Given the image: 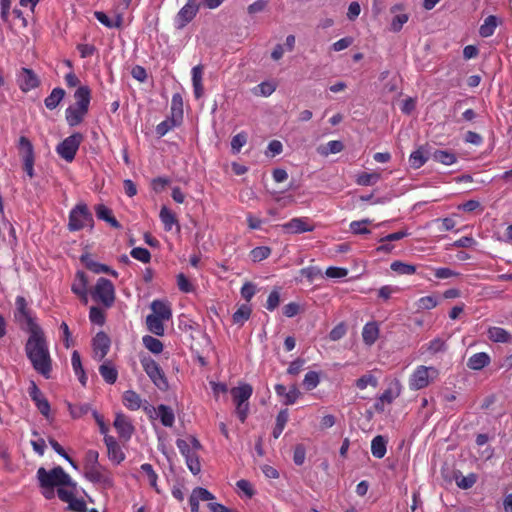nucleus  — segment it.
Segmentation results:
<instances>
[{"label":"nucleus","instance_id":"obj_18","mask_svg":"<svg viewBox=\"0 0 512 512\" xmlns=\"http://www.w3.org/2000/svg\"><path fill=\"white\" fill-rule=\"evenodd\" d=\"M199 10V4L186 3L176 16V24L178 28H184L193 20Z\"/></svg>","mask_w":512,"mask_h":512},{"label":"nucleus","instance_id":"obj_10","mask_svg":"<svg viewBox=\"0 0 512 512\" xmlns=\"http://www.w3.org/2000/svg\"><path fill=\"white\" fill-rule=\"evenodd\" d=\"M85 477L90 482L100 485L103 489H111L114 486L113 474L102 465L87 469Z\"/></svg>","mask_w":512,"mask_h":512},{"label":"nucleus","instance_id":"obj_43","mask_svg":"<svg viewBox=\"0 0 512 512\" xmlns=\"http://www.w3.org/2000/svg\"><path fill=\"white\" fill-rule=\"evenodd\" d=\"M68 410L70 412V415L74 419H78L86 415L89 411H91V406L88 403H76L71 404L68 403Z\"/></svg>","mask_w":512,"mask_h":512},{"label":"nucleus","instance_id":"obj_9","mask_svg":"<svg viewBox=\"0 0 512 512\" xmlns=\"http://www.w3.org/2000/svg\"><path fill=\"white\" fill-rule=\"evenodd\" d=\"M176 446L181 455L185 458L186 465L193 475H197L201 471V463L199 460L198 451L193 450L187 440L177 439Z\"/></svg>","mask_w":512,"mask_h":512},{"label":"nucleus","instance_id":"obj_39","mask_svg":"<svg viewBox=\"0 0 512 512\" xmlns=\"http://www.w3.org/2000/svg\"><path fill=\"white\" fill-rule=\"evenodd\" d=\"M81 261L84 263L85 267L94 272V273H108L110 272V267L105 265V264H101V263H98L96 261H94L89 255H83L81 257Z\"/></svg>","mask_w":512,"mask_h":512},{"label":"nucleus","instance_id":"obj_42","mask_svg":"<svg viewBox=\"0 0 512 512\" xmlns=\"http://www.w3.org/2000/svg\"><path fill=\"white\" fill-rule=\"evenodd\" d=\"M390 268L399 275H412L416 272L415 265L404 263L399 260L392 262Z\"/></svg>","mask_w":512,"mask_h":512},{"label":"nucleus","instance_id":"obj_6","mask_svg":"<svg viewBox=\"0 0 512 512\" xmlns=\"http://www.w3.org/2000/svg\"><path fill=\"white\" fill-rule=\"evenodd\" d=\"M93 226V216L85 203H78L69 213L68 229L79 231Z\"/></svg>","mask_w":512,"mask_h":512},{"label":"nucleus","instance_id":"obj_17","mask_svg":"<svg viewBox=\"0 0 512 512\" xmlns=\"http://www.w3.org/2000/svg\"><path fill=\"white\" fill-rule=\"evenodd\" d=\"M283 228L287 232L293 234L311 232L314 230V226L309 222L307 218L304 217L292 218L290 221L283 224Z\"/></svg>","mask_w":512,"mask_h":512},{"label":"nucleus","instance_id":"obj_44","mask_svg":"<svg viewBox=\"0 0 512 512\" xmlns=\"http://www.w3.org/2000/svg\"><path fill=\"white\" fill-rule=\"evenodd\" d=\"M252 309L249 305L243 304L241 305L233 314V323L243 325L244 322H246L250 315H251Z\"/></svg>","mask_w":512,"mask_h":512},{"label":"nucleus","instance_id":"obj_35","mask_svg":"<svg viewBox=\"0 0 512 512\" xmlns=\"http://www.w3.org/2000/svg\"><path fill=\"white\" fill-rule=\"evenodd\" d=\"M454 479L456 484L461 489H470L477 482V475L475 473H469L466 476H463L460 471L454 473Z\"/></svg>","mask_w":512,"mask_h":512},{"label":"nucleus","instance_id":"obj_26","mask_svg":"<svg viewBox=\"0 0 512 512\" xmlns=\"http://www.w3.org/2000/svg\"><path fill=\"white\" fill-rule=\"evenodd\" d=\"M66 95V92L61 87L54 88L51 93L44 99L45 107L49 110L56 109L62 102Z\"/></svg>","mask_w":512,"mask_h":512},{"label":"nucleus","instance_id":"obj_3","mask_svg":"<svg viewBox=\"0 0 512 512\" xmlns=\"http://www.w3.org/2000/svg\"><path fill=\"white\" fill-rule=\"evenodd\" d=\"M438 377L439 370L436 367L419 365L409 377V388L414 391L424 389Z\"/></svg>","mask_w":512,"mask_h":512},{"label":"nucleus","instance_id":"obj_5","mask_svg":"<svg viewBox=\"0 0 512 512\" xmlns=\"http://www.w3.org/2000/svg\"><path fill=\"white\" fill-rule=\"evenodd\" d=\"M143 370L148 375L153 384L161 391L169 388V383L163 369L159 364L149 356H143L140 359Z\"/></svg>","mask_w":512,"mask_h":512},{"label":"nucleus","instance_id":"obj_46","mask_svg":"<svg viewBox=\"0 0 512 512\" xmlns=\"http://www.w3.org/2000/svg\"><path fill=\"white\" fill-rule=\"evenodd\" d=\"M171 116L176 117L180 121L183 118V99L180 93H175L171 99Z\"/></svg>","mask_w":512,"mask_h":512},{"label":"nucleus","instance_id":"obj_27","mask_svg":"<svg viewBox=\"0 0 512 512\" xmlns=\"http://www.w3.org/2000/svg\"><path fill=\"white\" fill-rule=\"evenodd\" d=\"M490 356L485 352H479L469 357L467 367L472 370H481L490 364Z\"/></svg>","mask_w":512,"mask_h":512},{"label":"nucleus","instance_id":"obj_20","mask_svg":"<svg viewBox=\"0 0 512 512\" xmlns=\"http://www.w3.org/2000/svg\"><path fill=\"white\" fill-rule=\"evenodd\" d=\"M380 328L376 321L367 322L362 330V339L367 346H372L379 338Z\"/></svg>","mask_w":512,"mask_h":512},{"label":"nucleus","instance_id":"obj_24","mask_svg":"<svg viewBox=\"0 0 512 512\" xmlns=\"http://www.w3.org/2000/svg\"><path fill=\"white\" fill-rule=\"evenodd\" d=\"M235 404L248 402L253 393V388L250 384H242L238 387H234L230 391Z\"/></svg>","mask_w":512,"mask_h":512},{"label":"nucleus","instance_id":"obj_64","mask_svg":"<svg viewBox=\"0 0 512 512\" xmlns=\"http://www.w3.org/2000/svg\"><path fill=\"white\" fill-rule=\"evenodd\" d=\"M68 509L74 512H86L87 511V505L86 502L83 499L74 497L69 503H68Z\"/></svg>","mask_w":512,"mask_h":512},{"label":"nucleus","instance_id":"obj_59","mask_svg":"<svg viewBox=\"0 0 512 512\" xmlns=\"http://www.w3.org/2000/svg\"><path fill=\"white\" fill-rule=\"evenodd\" d=\"M426 161L427 158L424 157L423 152L420 149L412 152L409 158L410 165L414 169L422 167Z\"/></svg>","mask_w":512,"mask_h":512},{"label":"nucleus","instance_id":"obj_22","mask_svg":"<svg viewBox=\"0 0 512 512\" xmlns=\"http://www.w3.org/2000/svg\"><path fill=\"white\" fill-rule=\"evenodd\" d=\"M87 284L88 280L86 274L82 271L76 273V280L71 286V290L74 294L80 297L85 303L87 302Z\"/></svg>","mask_w":512,"mask_h":512},{"label":"nucleus","instance_id":"obj_28","mask_svg":"<svg viewBox=\"0 0 512 512\" xmlns=\"http://www.w3.org/2000/svg\"><path fill=\"white\" fill-rule=\"evenodd\" d=\"M123 404L127 409L135 411L141 407L142 399L135 391L127 390L123 393Z\"/></svg>","mask_w":512,"mask_h":512},{"label":"nucleus","instance_id":"obj_1","mask_svg":"<svg viewBox=\"0 0 512 512\" xmlns=\"http://www.w3.org/2000/svg\"><path fill=\"white\" fill-rule=\"evenodd\" d=\"M29 334L25 344L26 356L34 370L49 379L52 371V359L45 334L42 329L29 332Z\"/></svg>","mask_w":512,"mask_h":512},{"label":"nucleus","instance_id":"obj_29","mask_svg":"<svg viewBox=\"0 0 512 512\" xmlns=\"http://www.w3.org/2000/svg\"><path fill=\"white\" fill-rule=\"evenodd\" d=\"M499 24L498 18L494 15H490L485 18L483 24L479 28V35L483 38L492 36Z\"/></svg>","mask_w":512,"mask_h":512},{"label":"nucleus","instance_id":"obj_50","mask_svg":"<svg viewBox=\"0 0 512 512\" xmlns=\"http://www.w3.org/2000/svg\"><path fill=\"white\" fill-rule=\"evenodd\" d=\"M320 383V375L316 371H309L303 379V386L307 391L315 389Z\"/></svg>","mask_w":512,"mask_h":512},{"label":"nucleus","instance_id":"obj_54","mask_svg":"<svg viewBox=\"0 0 512 512\" xmlns=\"http://www.w3.org/2000/svg\"><path fill=\"white\" fill-rule=\"evenodd\" d=\"M271 254V249L267 246H258L251 250L250 256L254 262H260L268 258Z\"/></svg>","mask_w":512,"mask_h":512},{"label":"nucleus","instance_id":"obj_60","mask_svg":"<svg viewBox=\"0 0 512 512\" xmlns=\"http://www.w3.org/2000/svg\"><path fill=\"white\" fill-rule=\"evenodd\" d=\"M445 350V341L435 338L426 345V351L432 355Z\"/></svg>","mask_w":512,"mask_h":512},{"label":"nucleus","instance_id":"obj_57","mask_svg":"<svg viewBox=\"0 0 512 512\" xmlns=\"http://www.w3.org/2000/svg\"><path fill=\"white\" fill-rule=\"evenodd\" d=\"M438 305V299L435 296H424L418 299L417 307L422 310H431Z\"/></svg>","mask_w":512,"mask_h":512},{"label":"nucleus","instance_id":"obj_8","mask_svg":"<svg viewBox=\"0 0 512 512\" xmlns=\"http://www.w3.org/2000/svg\"><path fill=\"white\" fill-rule=\"evenodd\" d=\"M82 141L83 135L81 133H73L57 146L56 151L65 161L72 162Z\"/></svg>","mask_w":512,"mask_h":512},{"label":"nucleus","instance_id":"obj_32","mask_svg":"<svg viewBox=\"0 0 512 512\" xmlns=\"http://www.w3.org/2000/svg\"><path fill=\"white\" fill-rule=\"evenodd\" d=\"M159 216L166 231H170L174 225L177 226L178 231L180 230V226L175 214L167 207L163 206L161 208Z\"/></svg>","mask_w":512,"mask_h":512},{"label":"nucleus","instance_id":"obj_47","mask_svg":"<svg viewBox=\"0 0 512 512\" xmlns=\"http://www.w3.org/2000/svg\"><path fill=\"white\" fill-rule=\"evenodd\" d=\"M355 386L359 390H364L368 386L376 388L378 386V379L372 373L368 372L355 381Z\"/></svg>","mask_w":512,"mask_h":512},{"label":"nucleus","instance_id":"obj_49","mask_svg":"<svg viewBox=\"0 0 512 512\" xmlns=\"http://www.w3.org/2000/svg\"><path fill=\"white\" fill-rule=\"evenodd\" d=\"M143 344L144 346L152 353L159 354L163 351V343L150 335H146L143 337Z\"/></svg>","mask_w":512,"mask_h":512},{"label":"nucleus","instance_id":"obj_14","mask_svg":"<svg viewBox=\"0 0 512 512\" xmlns=\"http://www.w3.org/2000/svg\"><path fill=\"white\" fill-rule=\"evenodd\" d=\"M29 396L32 401L35 403L39 412L46 418H49L50 415V404L46 397L43 395L38 386L32 382L29 387Z\"/></svg>","mask_w":512,"mask_h":512},{"label":"nucleus","instance_id":"obj_45","mask_svg":"<svg viewBox=\"0 0 512 512\" xmlns=\"http://www.w3.org/2000/svg\"><path fill=\"white\" fill-rule=\"evenodd\" d=\"M381 178L380 173L377 172H362L357 175L356 183L361 186H370L376 184Z\"/></svg>","mask_w":512,"mask_h":512},{"label":"nucleus","instance_id":"obj_58","mask_svg":"<svg viewBox=\"0 0 512 512\" xmlns=\"http://www.w3.org/2000/svg\"><path fill=\"white\" fill-rule=\"evenodd\" d=\"M344 149V145L339 140H332L326 144V147L320 150L322 155L336 154Z\"/></svg>","mask_w":512,"mask_h":512},{"label":"nucleus","instance_id":"obj_12","mask_svg":"<svg viewBox=\"0 0 512 512\" xmlns=\"http://www.w3.org/2000/svg\"><path fill=\"white\" fill-rule=\"evenodd\" d=\"M110 344L108 335L103 331L98 332L92 340L94 358L99 361L104 359L109 352Z\"/></svg>","mask_w":512,"mask_h":512},{"label":"nucleus","instance_id":"obj_23","mask_svg":"<svg viewBox=\"0 0 512 512\" xmlns=\"http://www.w3.org/2000/svg\"><path fill=\"white\" fill-rule=\"evenodd\" d=\"M203 66L196 65L192 68V85L193 92L196 99H200L204 95V87H203Z\"/></svg>","mask_w":512,"mask_h":512},{"label":"nucleus","instance_id":"obj_41","mask_svg":"<svg viewBox=\"0 0 512 512\" xmlns=\"http://www.w3.org/2000/svg\"><path fill=\"white\" fill-rule=\"evenodd\" d=\"M181 121L176 117H169L156 126V133L159 137L165 136L174 127L180 125Z\"/></svg>","mask_w":512,"mask_h":512},{"label":"nucleus","instance_id":"obj_25","mask_svg":"<svg viewBox=\"0 0 512 512\" xmlns=\"http://www.w3.org/2000/svg\"><path fill=\"white\" fill-rule=\"evenodd\" d=\"M75 105L78 107L85 108L89 110V105L91 101V89L84 85L79 86L77 90L74 92Z\"/></svg>","mask_w":512,"mask_h":512},{"label":"nucleus","instance_id":"obj_36","mask_svg":"<svg viewBox=\"0 0 512 512\" xmlns=\"http://www.w3.org/2000/svg\"><path fill=\"white\" fill-rule=\"evenodd\" d=\"M163 321L164 319L158 316H154L152 314L148 315L146 317V325L148 330L157 336H162L164 334Z\"/></svg>","mask_w":512,"mask_h":512},{"label":"nucleus","instance_id":"obj_48","mask_svg":"<svg viewBox=\"0 0 512 512\" xmlns=\"http://www.w3.org/2000/svg\"><path fill=\"white\" fill-rule=\"evenodd\" d=\"M433 159L444 165H452L456 162V155L446 150H436L433 153Z\"/></svg>","mask_w":512,"mask_h":512},{"label":"nucleus","instance_id":"obj_19","mask_svg":"<svg viewBox=\"0 0 512 512\" xmlns=\"http://www.w3.org/2000/svg\"><path fill=\"white\" fill-rule=\"evenodd\" d=\"M89 110L80 108L77 105L69 106L65 110V119L70 127L79 125L87 115Z\"/></svg>","mask_w":512,"mask_h":512},{"label":"nucleus","instance_id":"obj_63","mask_svg":"<svg viewBox=\"0 0 512 512\" xmlns=\"http://www.w3.org/2000/svg\"><path fill=\"white\" fill-rule=\"evenodd\" d=\"M177 286L179 290L184 293H190L193 291V285L183 273L177 275Z\"/></svg>","mask_w":512,"mask_h":512},{"label":"nucleus","instance_id":"obj_53","mask_svg":"<svg viewBox=\"0 0 512 512\" xmlns=\"http://www.w3.org/2000/svg\"><path fill=\"white\" fill-rule=\"evenodd\" d=\"M140 469L147 475L150 486L159 492L157 486L158 475L153 469V466L149 463H144L141 465Z\"/></svg>","mask_w":512,"mask_h":512},{"label":"nucleus","instance_id":"obj_31","mask_svg":"<svg viewBox=\"0 0 512 512\" xmlns=\"http://www.w3.org/2000/svg\"><path fill=\"white\" fill-rule=\"evenodd\" d=\"M157 414L160 418V421L165 427H172L175 422V415L171 407L160 404L157 407Z\"/></svg>","mask_w":512,"mask_h":512},{"label":"nucleus","instance_id":"obj_2","mask_svg":"<svg viewBox=\"0 0 512 512\" xmlns=\"http://www.w3.org/2000/svg\"><path fill=\"white\" fill-rule=\"evenodd\" d=\"M37 478L42 488H54L60 486L76 487L71 477L61 466L54 467L50 471L40 467L37 471Z\"/></svg>","mask_w":512,"mask_h":512},{"label":"nucleus","instance_id":"obj_4","mask_svg":"<svg viewBox=\"0 0 512 512\" xmlns=\"http://www.w3.org/2000/svg\"><path fill=\"white\" fill-rule=\"evenodd\" d=\"M92 299L101 303L105 308H110L115 302V287L113 283L104 277H100L91 290Z\"/></svg>","mask_w":512,"mask_h":512},{"label":"nucleus","instance_id":"obj_37","mask_svg":"<svg viewBox=\"0 0 512 512\" xmlns=\"http://www.w3.org/2000/svg\"><path fill=\"white\" fill-rule=\"evenodd\" d=\"M95 18L107 28H120L123 23L121 15H117L114 20L110 19L106 13L102 11H96L94 13Z\"/></svg>","mask_w":512,"mask_h":512},{"label":"nucleus","instance_id":"obj_52","mask_svg":"<svg viewBox=\"0 0 512 512\" xmlns=\"http://www.w3.org/2000/svg\"><path fill=\"white\" fill-rule=\"evenodd\" d=\"M89 319L93 324L103 326L105 324L106 315L101 308L92 306L89 311Z\"/></svg>","mask_w":512,"mask_h":512},{"label":"nucleus","instance_id":"obj_55","mask_svg":"<svg viewBox=\"0 0 512 512\" xmlns=\"http://www.w3.org/2000/svg\"><path fill=\"white\" fill-rule=\"evenodd\" d=\"M371 223L369 219H363L360 221H352L350 223V230L353 234H369L370 230L367 228V225Z\"/></svg>","mask_w":512,"mask_h":512},{"label":"nucleus","instance_id":"obj_51","mask_svg":"<svg viewBox=\"0 0 512 512\" xmlns=\"http://www.w3.org/2000/svg\"><path fill=\"white\" fill-rule=\"evenodd\" d=\"M247 140H248V135L244 131L233 136V138L231 140L232 153L238 154L241 151V148L246 145Z\"/></svg>","mask_w":512,"mask_h":512},{"label":"nucleus","instance_id":"obj_56","mask_svg":"<svg viewBox=\"0 0 512 512\" xmlns=\"http://www.w3.org/2000/svg\"><path fill=\"white\" fill-rule=\"evenodd\" d=\"M130 255L142 262V263H149L151 260V254L148 249L142 248V247H135L131 250Z\"/></svg>","mask_w":512,"mask_h":512},{"label":"nucleus","instance_id":"obj_21","mask_svg":"<svg viewBox=\"0 0 512 512\" xmlns=\"http://www.w3.org/2000/svg\"><path fill=\"white\" fill-rule=\"evenodd\" d=\"M17 148L22 162L27 160L35 161L34 146L26 136H20Z\"/></svg>","mask_w":512,"mask_h":512},{"label":"nucleus","instance_id":"obj_13","mask_svg":"<svg viewBox=\"0 0 512 512\" xmlns=\"http://www.w3.org/2000/svg\"><path fill=\"white\" fill-rule=\"evenodd\" d=\"M18 85L21 91L29 92L40 85L38 76L32 69L22 68L18 75Z\"/></svg>","mask_w":512,"mask_h":512},{"label":"nucleus","instance_id":"obj_30","mask_svg":"<svg viewBox=\"0 0 512 512\" xmlns=\"http://www.w3.org/2000/svg\"><path fill=\"white\" fill-rule=\"evenodd\" d=\"M151 309L153 311L154 316H158L164 320H169L172 316V311L170 306L161 300H154L151 303Z\"/></svg>","mask_w":512,"mask_h":512},{"label":"nucleus","instance_id":"obj_38","mask_svg":"<svg viewBox=\"0 0 512 512\" xmlns=\"http://www.w3.org/2000/svg\"><path fill=\"white\" fill-rule=\"evenodd\" d=\"M386 444H387V441L385 440V438L383 436L378 435V436L374 437L371 442L372 455L378 459L383 458L387 451Z\"/></svg>","mask_w":512,"mask_h":512},{"label":"nucleus","instance_id":"obj_15","mask_svg":"<svg viewBox=\"0 0 512 512\" xmlns=\"http://www.w3.org/2000/svg\"><path fill=\"white\" fill-rule=\"evenodd\" d=\"M113 425L121 439L125 441L130 440L134 432V427L126 415L117 413Z\"/></svg>","mask_w":512,"mask_h":512},{"label":"nucleus","instance_id":"obj_40","mask_svg":"<svg viewBox=\"0 0 512 512\" xmlns=\"http://www.w3.org/2000/svg\"><path fill=\"white\" fill-rule=\"evenodd\" d=\"M488 337L491 341L497 343H506L510 340V333L501 327H492L488 330Z\"/></svg>","mask_w":512,"mask_h":512},{"label":"nucleus","instance_id":"obj_11","mask_svg":"<svg viewBox=\"0 0 512 512\" xmlns=\"http://www.w3.org/2000/svg\"><path fill=\"white\" fill-rule=\"evenodd\" d=\"M406 7L403 3H396L390 7V13L394 14L390 22V31L398 33L409 20V14L405 13Z\"/></svg>","mask_w":512,"mask_h":512},{"label":"nucleus","instance_id":"obj_34","mask_svg":"<svg viewBox=\"0 0 512 512\" xmlns=\"http://www.w3.org/2000/svg\"><path fill=\"white\" fill-rule=\"evenodd\" d=\"M99 373L108 384H114L117 381L118 371L110 362L103 363L99 367Z\"/></svg>","mask_w":512,"mask_h":512},{"label":"nucleus","instance_id":"obj_7","mask_svg":"<svg viewBox=\"0 0 512 512\" xmlns=\"http://www.w3.org/2000/svg\"><path fill=\"white\" fill-rule=\"evenodd\" d=\"M16 310L14 313L15 319L22 323H26V328L28 332H32L41 327L36 322V318L33 316V312L28 307V303L23 296H17L15 299Z\"/></svg>","mask_w":512,"mask_h":512},{"label":"nucleus","instance_id":"obj_62","mask_svg":"<svg viewBox=\"0 0 512 512\" xmlns=\"http://www.w3.org/2000/svg\"><path fill=\"white\" fill-rule=\"evenodd\" d=\"M346 331V325L343 322H341L330 331L329 339L331 341H338L345 336Z\"/></svg>","mask_w":512,"mask_h":512},{"label":"nucleus","instance_id":"obj_16","mask_svg":"<svg viewBox=\"0 0 512 512\" xmlns=\"http://www.w3.org/2000/svg\"><path fill=\"white\" fill-rule=\"evenodd\" d=\"M104 443L107 447V455L110 461L119 465L125 459V454L113 436L105 435Z\"/></svg>","mask_w":512,"mask_h":512},{"label":"nucleus","instance_id":"obj_61","mask_svg":"<svg viewBox=\"0 0 512 512\" xmlns=\"http://www.w3.org/2000/svg\"><path fill=\"white\" fill-rule=\"evenodd\" d=\"M99 453L96 450L90 449L85 453V471L87 469L94 467V466H100L99 461Z\"/></svg>","mask_w":512,"mask_h":512},{"label":"nucleus","instance_id":"obj_33","mask_svg":"<svg viewBox=\"0 0 512 512\" xmlns=\"http://www.w3.org/2000/svg\"><path fill=\"white\" fill-rule=\"evenodd\" d=\"M400 393L401 384L398 380H395L392 385L384 390V392L379 396V400L386 402L387 404H391L397 397H399Z\"/></svg>","mask_w":512,"mask_h":512}]
</instances>
